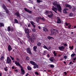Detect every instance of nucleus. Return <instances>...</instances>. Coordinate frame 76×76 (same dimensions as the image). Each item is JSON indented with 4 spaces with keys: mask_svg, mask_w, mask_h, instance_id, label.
<instances>
[{
    "mask_svg": "<svg viewBox=\"0 0 76 76\" xmlns=\"http://www.w3.org/2000/svg\"><path fill=\"white\" fill-rule=\"evenodd\" d=\"M4 10H5L6 13H9V10H7V8L6 9H4Z\"/></svg>",
    "mask_w": 76,
    "mask_h": 76,
    "instance_id": "nucleus-28",
    "label": "nucleus"
},
{
    "mask_svg": "<svg viewBox=\"0 0 76 76\" xmlns=\"http://www.w3.org/2000/svg\"><path fill=\"white\" fill-rule=\"evenodd\" d=\"M66 10H69V9L67 8H65L63 10V12L65 14H67V12Z\"/></svg>",
    "mask_w": 76,
    "mask_h": 76,
    "instance_id": "nucleus-11",
    "label": "nucleus"
},
{
    "mask_svg": "<svg viewBox=\"0 0 76 76\" xmlns=\"http://www.w3.org/2000/svg\"><path fill=\"white\" fill-rule=\"evenodd\" d=\"M14 20H15V22H16V23H18L19 22H18V20H17L16 19H15Z\"/></svg>",
    "mask_w": 76,
    "mask_h": 76,
    "instance_id": "nucleus-39",
    "label": "nucleus"
},
{
    "mask_svg": "<svg viewBox=\"0 0 76 76\" xmlns=\"http://www.w3.org/2000/svg\"><path fill=\"white\" fill-rule=\"evenodd\" d=\"M43 48H45V49H47V50H48V49L47 48V47L45 45H44V46H43Z\"/></svg>",
    "mask_w": 76,
    "mask_h": 76,
    "instance_id": "nucleus-30",
    "label": "nucleus"
},
{
    "mask_svg": "<svg viewBox=\"0 0 76 76\" xmlns=\"http://www.w3.org/2000/svg\"><path fill=\"white\" fill-rule=\"evenodd\" d=\"M71 27V25L69 24V25L68 26V27L69 28H70Z\"/></svg>",
    "mask_w": 76,
    "mask_h": 76,
    "instance_id": "nucleus-54",
    "label": "nucleus"
},
{
    "mask_svg": "<svg viewBox=\"0 0 76 76\" xmlns=\"http://www.w3.org/2000/svg\"><path fill=\"white\" fill-rule=\"evenodd\" d=\"M51 33L50 34V35H53L54 34H58V30L53 29H51Z\"/></svg>",
    "mask_w": 76,
    "mask_h": 76,
    "instance_id": "nucleus-3",
    "label": "nucleus"
},
{
    "mask_svg": "<svg viewBox=\"0 0 76 76\" xmlns=\"http://www.w3.org/2000/svg\"><path fill=\"white\" fill-rule=\"evenodd\" d=\"M53 4L55 6H56L58 11H61V7L60 5L57 4V2H56V1L53 2Z\"/></svg>",
    "mask_w": 76,
    "mask_h": 76,
    "instance_id": "nucleus-2",
    "label": "nucleus"
},
{
    "mask_svg": "<svg viewBox=\"0 0 76 76\" xmlns=\"http://www.w3.org/2000/svg\"><path fill=\"white\" fill-rule=\"evenodd\" d=\"M64 73L65 74V75H67V72H64Z\"/></svg>",
    "mask_w": 76,
    "mask_h": 76,
    "instance_id": "nucleus-56",
    "label": "nucleus"
},
{
    "mask_svg": "<svg viewBox=\"0 0 76 76\" xmlns=\"http://www.w3.org/2000/svg\"><path fill=\"white\" fill-rule=\"evenodd\" d=\"M50 67H51L52 68H53V67H54V65L51 64L50 65Z\"/></svg>",
    "mask_w": 76,
    "mask_h": 76,
    "instance_id": "nucleus-42",
    "label": "nucleus"
},
{
    "mask_svg": "<svg viewBox=\"0 0 76 76\" xmlns=\"http://www.w3.org/2000/svg\"><path fill=\"white\" fill-rule=\"evenodd\" d=\"M67 44H64V47H67Z\"/></svg>",
    "mask_w": 76,
    "mask_h": 76,
    "instance_id": "nucleus-48",
    "label": "nucleus"
},
{
    "mask_svg": "<svg viewBox=\"0 0 76 76\" xmlns=\"http://www.w3.org/2000/svg\"><path fill=\"white\" fill-rule=\"evenodd\" d=\"M48 53H47V50H45L44 51V52L43 53V56H45V55H46V54H47Z\"/></svg>",
    "mask_w": 76,
    "mask_h": 76,
    "instance_id": "nucleus-22",
    "label": "nucleus"
},
{
    "mask_svg": "<svg viewBox=\"0 0 76 76\" xmlns=\"http://www.w3.org/2000/svg\"><path fill=\"white\" fill-rule=\"evenodd\" d=\"M49 60L50 61H52V62H53L54 60V58L53 57H51L50 58Z\"/></svg>",
    "mask_w": 76,
    "mask_h": 76,
    "instance_id": "nucleus-14",
    "label": "nucleus"
},
{
    "mask_svg": "<svg viewBox=\"0 0 76 76\" xmlns=\"http://www.w3.org/2000/svg\"><path fill=\"white\" fill-rule=\"evenodd\" d=\"M7 30H8V31H9V32H10V31H11V28H10V26H9L8 27Z\"/></svg>",
    "mask_w": 76,
    "mask_h": 76,
    "instance_id": "nucleus-29",
    "label": "nucleus"
},
{
    "mask_svg": "<svg viewBox=\"0 0 76 76\" xmlns=\"http://www.w3.org/2000/svg\"><path fill=\"white\" fill-rule=\"evenodd\" d=\"M64 45V43L63 42H62L61 44V45Z\"/></svg>",
    "mask_w": 76,
    "mask_h": 76,
    "instance_id": "nucleus-58",
    "label": "nucleus"
},
{
    "mask_svg": "<svg viewBox=\"0 0 76 76\" xmlns=\"http://www.w3.org/2000/svg\"><path fill=\"white\" fill-rule=\"evenodd\" d=\"M58 49L59 50H60L63 51V50H64V47L63 46H59L58 47Z\"/></svg>",
    "mask_w": 76,
    "mask_h": 76,
    "instance_id": "nucleus-9",
    "label": "nucleus"
},
{
    "mask_svg": "<svg viewBox=\"0 0 76 76\" xmlns=\"http://www.w3.org/2000/svg\"><path fill=\"white\" fill-rule=\"evenodd\" d=\"M48 17H49V18H51V17H52L50 15H48Z\"/></svg>",
    "mask_w": 76,
    "mask_h": 76,
    "instance_id": "nucleus-61",
    "label": "nucleus"
},
{
    "mask_svg": "<svg viewBox=\"0 0 76 76\" xmlns=\"http://www.w3.org/2000/svg\"><path fill=\"white\" fill-rule=\"evenodd\" d=\"M27 69L29 70H31V67H30L29 66H28L27 67Z\"/></svg>",
    "mask_w": 76,
    "mask_h": 76,
    "instance_id": "nucleus-32",
    "label": "nucleus"
},
{
    "mask_svg": "<svg viewBox=\"0 0 76 76\" xmlns=\"http://www.w3.org/2000/svg\"><path fill=\"white\" fill-rule=\"evenodd\" d=\"M11 31H13V27L11 28Z\"/></svg>",
    "mask_w": 76,
    "mask_h": 76,
    "instance_id": "nucleus-51",
    "label": "nucleus"
},
{
    "mask_svg": "<svg viewBox=\"0 0 76 76\" xmlns=\"http://www.w3.org/2000/svg\"><path fill=\"white\" fill-rule=\"evenodd\" d=\"M2 7L4 10L6 9L7 8V7H6V6H5V5L4 4H3L2 5Z\"/></svg>",
    "mask_w": 76,
    "mask_h": 76,
    "instance_id": "nucleus-26",
    "label": "nucleus"
},
{
    "mask_svg": "<svg viewBox=\"0 0 76 76\" xmlns=\"http://www.w3.org/2000/svg\"><path fill=\"white\" fill-rule=\"evenodd\" d=\"M47 57H48V58H49L50 57V55L49 54H48L47 55Z\"/></svg>",
    "mask_w": 76,
    "mask_h": 76,
    "instance_id": "nucleus-55",
    "label": "nucleus"
},
{
    "mask_svg": "<svg viewBox=\"0 0 76 76\" xmlns=\"http://www.w3.org/2000/svg\"><path fill=\"white\" fill-rule=\"evenodd\" d=\"M35 73L36 74V75H39L38 72H35Z\"/></svg>",
    "mask_w": 76,
    "mask_h": 76,
    "instance_id": "nucleus-53",
    "label": "nucleus"
},
{
    "mask_svg": "<svg viewBox=\"0 0 76 76\" xmlns=\"http://www.w3.org/2000/svg\"><path fill=\"white\" fill-rule=\"evenodd\" d=\"M70 49L71 50H73V46H72L71 47Z\"/></svg>",
    "mask_w": 76,
    "mask_h": 76,
    "instance_id": "nucleus-50",
    "label": "nucleus"
},
{
    "mask_svg": "<svg viewBox=\"0 0 76 76\" xmlns=\"http://www.w3.org/2000/svg\"><path fill=\"white\" fill-rule=\"evenodd\" d=\"M31 42L32 43L34 42V40L31 39Z\"/></svg>",
    "mask_w": 76,
    "mask_h": 76,
    "instance_id": "nucleus-60",
    "label": "nucleus"
},
{
    "mask_svg": "<svg viewBox=\"0 0 76 76\" xmlns=\"http://www.w3.org/2000/svg\"><path fill=\"white\" fill-rule=\"evenodd\" d=\"M26 60H29V57H26Z\"/></svg>",
    "mask_w": 76,
    "mask_h": 76,
    "instance_id": "nucleus-49",
    "label": "nucleus"
},
{
    "mask_svg": "<svg viewBox=\"0 0 76 76\" xmlns=\"http://www.w3.org/2000/svg\"><path fill=\"white\" fill-rule=\"evenodd\" d=\"M53 54L54 56H55V57H56V56H57V53H56V51H53Z\"/></svg>",
    "mask_w": 76,
    "mask_h": 76,
    "instance_id": "nucleus-23",
    "label": "nucleus"
},
{
    "mask_svg": "<svg viewBox=\"0 0 76 76\" xmlns=\"http://www.w3.org/2000/svg\"><path fill=\"white\" fill-rule=\"evenodd\" d=\"M37 2L38 3H39L42 2V0H37Z\"/></svg>",
    "mask_w": 76,
    "mask_h": 76,
    "instance_id": "nucleus-24",
    "label": "nucleus"
},
{
    "mask_svg": "<svg viewBox=\"0 0 76 76\" xmlns=\"http://www.w3.org/2000/svg\"><path fill=\"white\" fill-rule=\"evenodd\" d=\"M43 30L45 32H48V30L46 27H43Z\"/></svg>",
    "mask_w": 76,
    "mask_h": 76,
    "instance_id": "nucleus-13",
    "label": "nucleus"
},
{
    "mask_svg": "<svg viewBox=\"0 0 76 76\" xmlns=\"http://www.w3.org/2000/svg\"><path fill=\"white\" fill-rule=\"evenodd\" d=\"M29 1L30 2H28V3H30L31 4H33V1L30 0Z\"/></svg>",
    "mask_w": 76,
    "mask_h": 76,
    "instance_id": "nucleus-40",
    "label": "nucleus"
},
{
    "mask_svg": "<svg viewBox=\"0 0 76 76\" xmlns=\"http://www.w3.org/2000/svg\"><path fill=\"white\" fill-rule=\"evenodd\" d=\"M30 63L32 64V65H34L36 63L35 62H34V61H30Z\"/></svg>",
    "mask_w": 76,
    "mask_h": 76,
    "instance_id": "nucleus-19",
    "label": "nucleus"
},
{
    "mask_svg": "<svg viewBox=\"0 0 76 76\" xmlns=\"http://www.w3.org/2000/svg\"><path fill=\"white\" fill-rule=\"evenodd\" d=\"M67 56H64V59H67Z\"/></svg>",
    "mask_w": 76,
    "mask_h": 76,
    "instance_id": "nucleus-45",
    "label": "nucleus"
},
{
    "mask_svg": "<svg viewBox=\"0 0 76 76\" xmlns=\"http://www.w3.org/2000/svg\"><path fill=\"white\" fill-rule=\"evenodd\" d=\"M65 25L66 26H69V25H70V23H67V22H66Z\"/></svg>",
    "mask_w": 76,
    "mask_h": 76,
    "instance_id": "nucleus-41",
    "label": "nucleus"
},
{
    "mask_svg": "<svg viewBox=\"0 0 76 76\" xmlns=\"http://www.w3.org/2000/svg\"><path fill=\"white\" fill-rule=\"evenodd\" d=\"M34 66L33 67L34 69H37V68H38V65L37 64H35L34 65Z\"/></svg>",
    "mask_w": 76,
    "mask_h": 76,
    "instance_id": "nucleus-18",
    "label": "nucleus"
},
{
    "mask_svg": "<svg viewBox=\"0 0 76 76\" xmlns=\"http://www.w3.org/2000/svg\"><path fill=\"white\" fill-rule=\"evenodd\" d=\"M24 10L26 12H28L29 13H31L32 12L30 11L29 9H27L26 8H24Z\"/></svg>",
    "mask_w": 76,
    "mask_h": 76,
    "instance_id": "nucleus-8",
    "label": "nucleus"
},
{
    "mask_svg": "<svg viewBox=\"0 0 76 76\" xmlns=\"http://www.w3.org/2000/svg\"><path fill=\"white\" fill-rule=\"evenodd\" d=\"M10 56V57L11 58V59H12V61H15V59L14 58L12 57L11 56Z\"/></svg>",
    "mask_w": 76,
    "mask_h": 76,
    "instance_id": "nucleus-31",
    "label": "nucleus"
},
{
    "mask_svg": "<svg viewBox=\"0 0 76 76\" xmlns=\"http://www.w3.org/2000/svg\"><path fill=\"white\" fill-rule=\"evenodd\" d=\"M15 72H18V69H15L14 70Z\"/></svg>",
    "mask_w": 76,
    "mask_h": 76,
    "instance_id": "nucleus-57",
    "label": "nucleus"
},
{
    "mask_svg": "<svg viewBox=\"0 0 76 76\" xmlns=\"http://www.w3.org/2000/svg\"><path fill=\"white\" fill-rule=\"evenodd\" d=\"M31 25H34V24H35V23H34L32 21H31Z\"/></svg>",
    "mask_w": 76,
    "mask_h": 76,
    "instance_id": "nucleus-43",
    "label": "nucleus"
},
{
    "mask_svg": "<svg viewBox=\"0 0 76 76\" xmlns=\"http://www.w3.org/2000/svg\"><path fill=\"white\" fill-rule=\"evenodd\" d=\"M50 15L51 16V17H53V12L52 11H50Z\"/></svg>",
    "mask_w": 76,
    "mask_h": 76,
    "instance_id": "nucleus-25",
    "label": "nucleus"
},
{
    "mask_svg": "<svg viewBox=\"0 0 76 76\" xmlns=\"http://www.w3.org/2000/svg\"><path fill=\"white\" fill-rule=\"evenodd\" d=\"M26 33H29V29L28 28H25V30H24Z\"/></svg>",
    "mask_w": 76,
    "mask_h": 76,
    "instance_id": "nucleus-17",
    "label": "nucleus"
},
{
    "mask_svg": "<svg viewBox=\"0 0 76 76\" xmlns=\"http://www.w3.org/2000/svg\"><path fill=\"white\" fill-rule=\"evenodd\" d=\"M4 57L3 56H2L0 58L1 60H4Z\"/></svg>",
    "mask_w": 76,
    "mask_h": 76,
    "instance_id": "nucleus-38",
    "label": "nucleus"
},
{
    "mask_svg": "<svg viewBox=\"0 0 76 76\" xmlns=\"http://www.w3.org/2000/svg\"><path fill=\"white\" fill-rule=\"evenodd\" d=\"M17 15V16L18 18H20V14H19V12H17L15 14V15Z\"/></svg>",
    "mask_w": 76,
    "mask_h": 76,
    "instance_id": "nucleus-12",
    "label": "nucleus"
},
{
    "mask_svg": "<svg viewBox=\"0 0 76 76\" xmlns=\"http://www.w3.org/2000/svg\"><path fill=\"white\" fill-rule=\"evenodd\" d=\"M37 46H35L33 47V50L35 52L37 51Z\"/></svg>",
    "mask_w": 76,
    "mask_h": 76,
    "instance_id": "nucleus-21",
    "label": "nucleus"
},
{
    "mask_svg": "<svg viewBox=\"0 0 76 76\" xmlns=\"http://www.w3.org/2000/svg\"><path fill=\"white\" fill-rule=\"evenodd\" d=\"M4 26V24L1 23H0V26Z\"/></svg>",
    "mask_w": 76,
    "mask_h": 76,
    "instance_id": "nucleus-34",
    "label": "nucleus"
},
{
    "mask_svg": "<svg viewBox=\"0 0 76 76\" xmlns=\"http://www.w3.org/2000/svg\"><path fill=\"white\" fill-rule=\"evenodd\" d=\"M32 26H33L34 28H35V26H36L35 25H34V24H33L32 25Z\"/></svg>",
    "mask_w": 76,
    "mask_h": 76,
    "instance_id": "nucleus-59",
    "label": "nucleus"
},
{
    "mask_svg": "<svg viewBox=\"0 0 76 76\" xmlns=\"http://www.w3.org/2000/svg\"><path fill=\"white\" fill-rule=\"evenodd\" d=\"M52 9L53 10V11H54L55 12V13H57V8H55L54 6H52Z\"/></svg>",
    "mask_w": 76,
    "mask_h": 76,
    "instance_id": "nucleus-7",
    "label": "nucleus"
},
{
    "mask_svg": "<svg viewBox=\"0 0 76 76\" xmlns=\"http://www.w3.org/2000/svg\"><path fill=\"white\" fill-rule=\"evenodd\" d=\"M16 60H17V61H19V59L18 58H16Z\"/></svg>",
    "mask_w": 76,
    "mask_h": 76,
    "instance_id": "nucleus-62",
    "label": "nucleus"
},
{
    "mask_svg": "<svg viewBox=\"0 0 76 76\" xmlns=\"http://www.w3.org/2000/svg\"><path fill=\"white\" fill-rule=\"evenodd\" d=\"M41 19V17H38L36 18V21L37 22H38L39 20Z\"/></svg>",
    "mask_w": 76,
    "mask_h": 76,
    "instance_id": "nucleus-16",
    "label": "nucleus"
},
{
    "mask_svg": "<svg viewBox=\"0 0 76 76\" xmlns=\"http://www.w3.org/2000/svg\"><path fill=\"white\" fill-rule=\"evenodd\" d=\"M57 23H61V19L59 17H58L57 18Z\"/></svg>",
    "mask_w": 76,
    "mask_h": 76,
    "instance_id": "nucleus-6",
    "label": "nucleus"
},
{
    "mask_svg": "<svg viewBox=\"0 0 76 76\" xmlns=\"http://www.w3.org/2000/svg\"><path fill=\"white\" fill-rule=\"evenodd\" d=\"M8 50L9 51H10V50H12V48L11 47V46H10V45H9L8 46Z\"/></svg>",
    "mask_w": 76,
    "mask_h": 76,
    "instance_id": "nucleus-15",
    "label": "nucleus"
},
{
    "mask_svg": "<svg viewBox=\"0 0 76 76\" xmlns=\"http://www.w3.org/2000/svg\"><path fill=\"white\" fill-rule=\"evenodd\" d=\"M76 57H75V58H73V60H76Z\"/></svg>",
    "mask_w": 76,
    "mask_h": 76,
    "instance_id": "nucleus-64",
    "label": "nucleus"
},
{
    "mask_svg": "<svg viewBox=\"0 0 76 76\" xmlns=\"http://www.w3.org/2000/svg\"><path fill=\"white\" fill-rule=\"evenodd\" d=\"M32 31L33 32H35L36 30H35V29L34 28L32 30Z\"/></svg>",
    "mask_w": 76,
    "mask_h": 76,
    "instance_id": "nucleus-44",
    "label": "nucleus"
},
{
    "mask_svg": "<svg viewBox=\"0 0 76 76\" xmlns=\"http://www.w3.org/2000/svg\"><path fill=\"white\" fill-rule=\"evenodd\" d=\"M76 56V54H75V53H73L71 55V56L72 57H74V56Z\"/></svg>",
    "mask_w": 76,
    "mask_h": 76,
    "instance_id": "nucleus-37",
    "label": "nucleus"
},
{
    "mask_svg": "<svg viewBox=\"0 0 76 76\" xmlns=\"http://www.w3.org/2000/svg\"><path fill=\"white\" fill-rule=\"evenodd\" d=\"M11 59L9 57H7V59L6 60V63L7 64H11Z\"/></svg>",
    "mask_w": 76,
    "mask_h": 76,
    "instance_id": "nucleus-4",
    "label": "nucleus"
},
{
    "mask_svg": "<svg viewBox=\"0 0 76 76\" xmlns=\"http://www.w3.org/2000/svg\"><path fill=\"white\" fill-rule=\"evenodd\" d=\"M66 7H69V9H72V6L68 4H66Z\"/></svg>",
    "mask_w": 76,
    "mask_h": 76,
    "instance_id": "nucleus-20",
    "label": "nucleus"
},
{
    "mask_svg": "<svg viewBox=\"0 0 76 76\" xmlns=\"http://www.w3.org/2000/svg\"><path fill=\"white\" fill-rule=\"evenodd\" d=\"M31 37H32L33 39H36V34H32Z\"/></svg>",
    "mask_w": 76,
    "mask_h": 76,
    "instance_id": "nucleus-10",
    "label": "nucleus"
},
{
    "mask_svg": "<svg viewBox=\"0 0 76 76\" xmlns=\"http://www.w3.org/2000/svg\"><path fill=\"white\" fill-rule=\"evenodd\" d=\"M69 16L71 17H72V16H73V13H69Z\"/></svg>",
    "mask_w": 76,
    "mask_h": 76,
    "instance_id": "nucleus-33",
    "label": "nucleus"
},
{
    "mask_svg": "<svg viewBox=\"0 0 76 76\" xmlns=\"http://www.w3.org/2000/svg\"><path fill=\"white\" fill-rule=\"evenodd\" d=\"M41 19H42V20H43V21H44V20H45V19H44V18H41Z\"/></svg>",
    "mask_w": 76,
    "mask_h": 76,
    "instance_id": "nucleus-52",
    "label": "nucleus"
},
{
    "mask_svg": "<svg viewBox=\"0 0 76 76\" xmlns=\"http://www.w3.org/2000/svg\"><path fill=\"white\" fill-rule=\"evenodd\" d=\"M41 44H42L40 42H39L37 43V45H38V46H40V45H41Z\"/></svg>",
    "mask_w": 76,
    "mask_h": 76,
    "instance_id": "nucleus-27",
    "label": "nucleus"
},
{
    "mask_svg": "<svg viewBox=\"0 0 76 76\" xmlns=\"http://www.w3.org/2000/svg\"><path fill=\"white\" fill-rule=\"evenodd\" d=\"M4 69L5 71H7V67L4 68Z\"/></svg>",
    "mask_w": 76,
    "mask_h": 76,
    "instance_id": "nucleus-46",
    "label": "nucleus"
},
{
    "mask_svg": "<svg viewBox=\"0 0 76 76\" xmlns=\"http://www.w3.org/2000/svg\"><path fill=\"white\" fill-rule=\"evenodd\" d=\"M72 61H70L69 63V64H72Z\"/></svg>",
    "mask_w": 76,
    "mask_h": 76,
    "instance_id": "nucleus-63",
    "label": "nucleus"
},
{
    "mask_svg": "<svg viewBox=\"0 0 76 76\" xmlns=\"http://www.w3.org/2000/svg\"><path fill=\"white\" fill-rule=\"evenodd\" d=\"M76 10V8L75 7H74L72 9V10L73 11H75Z\"/></svg>",
    "mask_w": 76,
    "mask_h": 76,
    "instance_id": "nucleus-47",
    "label": "nucleus"
},
{
    "mask_svg": "<svg viewBox=\"0 0 76 76\" xmlns=\"http://www.w3.org/2000/svg\"><path fill=\"white\" fill-rule=\"evenodd\" d=\"M15 64H16L17 66H19L20 67H21V74L22 75H24L25 74V70H23V67L20 65V63H19V62H17V61H15Z\"/></svg>",
    "mask_w": 76,
    "mask_h": 76,
    "instance_id": "nucleus-1",
    "label": "nucleus"
},
{
    "mask_svg": "<svg viewBox=\"0 0 76 76\" xmlns=\"http://www.w3.org/2000/svg\"><path fill=\"white\" fill-rule=\"evenodd\" d=\"M27 53H28L30 54H32V52H31V48H27Z\"/></svg>",
    "mask_w": 76,
    "mask_h": 76,
    "instance_id": "nucleus-5",
    "label": "nucleus"
},
{
    "mask_svg": "<svg viewBox=\"0 0 76 76\" xmlns=\"http://www.w3.org/2000/svg\"><path fill=\"white\" fill-rule=\"evenodd\" d=\"M50 13V11H46V12H45V13H46V14L47 15V14H49V13Z\"/></svg>",
    "mask_w": 76,
    "mask_h": 76,
    "instance_id": "nucleus-35",
    "label": "nucleus"
},
{
    "mask_svg": "<svg viewBox=\"0 0 76 76\" xmlns=\"http://www.w3.org/2000/svg\"><path fill=\"white\" fill-rule=\"evenodd\" d=\"M47 38L49 40H50L51 38H53V37H50V36H48L47 37Z\"/></svg>",
    "mask_w": 76,
    "mask_h": 76,
    "instance_id": "nucleus-36",
    "label": "nucleus"
}]
</instances>
